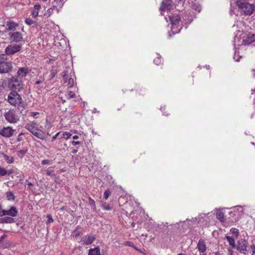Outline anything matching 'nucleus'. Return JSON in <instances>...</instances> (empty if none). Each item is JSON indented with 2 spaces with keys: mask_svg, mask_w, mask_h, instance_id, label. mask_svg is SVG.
<instances>
[{
  "mask_svg": "<svg viewBox=\"0 0 255 255\" xmlns=\"http://www.w3.org/2000/svg\"><path fill=\"white\" fill-rule=\"evenodd\" d=\"M4 55H0V61L1 60H4L6 58Z\"/></svg>",
  "mask_w": 255,
  "mask_h": 255,
  "instance_id": "obj_48",
  "label": "nucleus"
},
{
  "mask_svg": "<svg viewBox=\"0 0 255 255\" xmlns=\"http://www.w3.org/2000/svg\"><path fill=\"white\" fill-rule=\"evenodd\" d=\"M91 203L95 204V201L93 200H91Z\"/></svg>",
  "mask_w": 255,
  "mask_h": 255,
  "instance_id": "obj_57",
  "label": "nucleus"
},
{
  "mask_svg": "<svg viewBox=\"0 0 255 255\" xmlns=\"http://www.w3.org/2000/svg\"><path fill=\"white\" fill-rule=\"evenodd\" d=\"M53 171L52 170L50 169L49 168H48V169H47L46 170V174L48 175H49V176H53L54 175V174H53Z\"/></svg>",
  "mask_w": 255,
  "mask_h": 255,
  "instance_id": "obj_36",
  "label": "nucleus"
},
{
  "mask_svg": "<svg viewBox=\"0 0 255 255\" xmlns=\"http://www.w3.org/2000/svg\"><path fill=\"white\" fill-rule=\"evenodd\" d=\"M41 6L39 4H36V5H34V10H36L37 11H38V10H39V9L40 8Z\"/></svg>",
  "mask_w": 255,
  "mask_h": 255,
  "instance_id": "obj_43",
  "label": "nucleus"
},
{
  "mask_svg": "<svg viewBox=\"0 0 255 255\" xmlns=\"http://www.w3.org/2000/svg\"><path fill=\"white\" fill-rule=\"evenodd\" d=\"M233 251L232 249L229 250V255H233Z\"/></svg>",
  "mask_w": 255,
  "mask_h": 255,
  "instance_id": "obj_50",
  "label": "nucleus"
},
{
  "mask_svg": "<svg viewBox=\"0 0 255 255\" xmlns=\"http://www.w3.org/2000/svg\"><path fill=\"white\" fill-rule=\"evenodd\" d=\"M6 237V235H3L0 238V247L2 248H7L10 246V244L7 241H4L3 240Z\"/></svg>",
  "mask_w": 255,
  "mask_h": 255,
  "instance_id": "obj_19",
  "label": "nucleus"
},
{
  "mask_svg": "<svg viewBox=\"0 0 255 255\" xmlns=\"http://www.w3.org/2000/svg\"><path fill=\"white\" fill-rule=\"evenodd\" d=\"M15 130L8 126L0 129V135L4 137H9L13 135Z\"/></svg>",
  "mask_w": 255,
  "mask_h": 255,
  "instance_id": "obj_9",
  "label": "nucleus"
},
{
  "mask_svg": "<svg viewBox=\"0 0 255 255\" xmlns=\"http://www.w3.org/2000/svg\"><path fill=\"white\" fill-rule=\"evenodd\" d=\"M95 240V238L92 235H86L81 239L80 243L83 245H89L92 244Z\"/></svg>",
  "mask_w": 255,
  "mask_h": 255,
  "instance_id": "obj_11",
  "label": "nucleus"
},
{
  "mask_svg": "<svg viewBox=\"0 0 255 255\" xmlns=\"http://www.w3.org/2000/svg\"><path fill=\"white\" fill-rule=\"evenodd\" d=\"M247 242L245 240H241L238 242L237 250L242 254H246L247 252Z\"/></svg>",
  "mask_w": 255,
  "mask_h": 255,
  "instance_id": "obj_13",
  "label": "nucleus"
},
{
  "mask_svg": "<svg viewBox=\"0 0 255 255\" xmlns=\"http://www.w3.org/2000/svg\"><path fill=\"white\" fill-rule=\"evenodd\" d=\"M18 211L16 207L12 206L9 210H8V215L11 217H16Z\"/></svg>",
  "mask_w": 255,
  "mask_h": 255,
  "instance_id": "obj_20",
  "label": "nucleus"
},
{
  "mask_svg": "<svg viewBox=\"0 0 255 255\" xmlns=\"http://www.w3.org/2000/svg\"><path fill=\"white\" fill-rule=\"evenodd\" d=\"M18 24L12 21H8L6 23V29L7 30H15L18 26Z\"/></svg>",
  "mask_w": 255,
  "mask_h": 255,
  "instance_id": "obj_17",
  "label": "nucleus"
},
{
  "mask_svg": "<svg viewBox=\"0 0 255 255\" xmlns=\"http://www.w3.org/2000/svg\"><path fill=\"white\" fill-rule=\"evenodd\" d=\"M14 222V219L11 217H4L0 219L1 223H11Z\"/></svg>",
  "mask_w": 255,
  "mask_h": 255,
  "instance_id": "obj_23",
  "label": "nucleus"
},
{
  "mask_svg": "<svg viewBox=\"0 0 255 255\" xmlns=\"http://www.w3.org/2000/svg\"><path fill=\"white\" fill-rule=\"evenodd\" d=\"M178 255H185V254H178Z\"/></svg>",
  "mask_w": 255,
  "mask_h": 255,
  "instance_id": "obj_58",
  "label": "nucleus"
},
{
  "mask_svg": "<svg viewBox=\"0 0 255 255\" xmlns=\"http://www.w3.org/2000/svg\"><path fill=\"white\" fill-rule=\"evenodd\" d=\"M38 11L36 10L33 9L32 12V15L34 17H36L38 15Z\"/></svg>",
  "mask_w": 255,
  "mask_h": 255,
  "instance_id": "obj_39",
  "label": "nucleus"
},
{
  "mask_svg": "<svg viewBox=\"0 0 255 255\" xmlns=\"http://www.w3.org/2000/svg\"><path fill=\"white\" fill-rule=\"evenodd\" d=\"M29 184V185H32V183H29V184Z\"/></svg>",
  "mask_w": 255,
  "mask_h": 255,
  "instance_id": "obj_59",
  "label": "nucleus"
},
{
  "mask_svg": "<svg viewBox=\"0 0 255 255\" xmlns=\"http://www.w3.org/2000/svg\"><path fill=\"white\" fill-rule=\"evenodd\" d=\"M160 62H161L160 59L158 57H157L156 58H155L154 60V62L156 65H159L160 63Z\"/></svg>",
  "mask_w": 255,
  "mask_h": 255,
  "instance_id": "obj_38",
  "label": "nucleus"
},
{
  "mask_svg": "<svg viewBox=\"0 0 255 255\" xmlns=\"http://www.w3.org/2000/svg\"><path fill=\"white\" fill-rule=\"evenodd\" d=\"M53 12V9L52 8H49L45 12L44 15L47 17H49Z\"/></svg>",
  "mask_w": 255,
  "mask_h": 255,
  "instance_id": "obj_32",
  "label": "nucleus"
},
{
  "mask_svg": "<svg viewBox=\"0 0 255 255\" xmlns=\"http://www.w3.org/2000/svg\"><path fill=\"white\" fill-rule=\"evenodd\" d=\"M201 255H207L206 254H202Z\"/></svg>",
  "mask_w": 255,
  "mask_h": 255,
  "instance_id": "obj_61",
  "label": "nucleus"
},
{
  "mask_svg": "<svg viewBox=\"0 0 255 255\" xmlns=\"http://www.w3.org/2000/svg\"><path fill=\"white\" fill-rule=\"evenodd\" d=\"M30 114L31 116L34 117L35 116L38 115L39 113H38V112H30Z\"/></svg>",
  "mask_w": 255,
  "mask_h": 255,
  "instance_id": "obj_46",
  "label": "nucleus"
},
{
  "mask_svg": "<svg viewBox=\"0 0 255 255\" xmlns=\"http://www.w3.org/2000/svg\"><path fill=\"white\" fill-rule=\"evenodd\" d=\"M75 96V93L72 91H70L65 95V97L68 100L74 98Z\"/></svg>",
  "mask_w": 255,
  "mask_h": 255,
  "instance_id": "obj_26",
  "label": "nucleus"
},
{
  "mask_svg": "<svg viewBox=\"0 0 255 255\" xmlns=\"http://www.w3.org/2000/svg\"><path fill=\"white\" fill-rule=\"evenodd\" d=\"M25 128L30 131L32 134L36 136L37 138L44 139L45 138V133L41 129L37 128L32 124H27Z\"/></svg>",
  "mask_w": 255,
  "mask_h": 255,
  "instance_id": "obj_3",
  "label": "nucleus"
},
{
  "mask_svg": "<svg viewBox=\"0 0 255 255\" xmlns=\"http://www.w3.org/2000/svg\"><path fill=\"white\" fill-rule=\"evenodd\" d=\"M44 1H46L47 0H42Z\"/></svg>",
  "mask_w": 255,
  "mask_h": 255,
  "instance_id": "obj_60",
  "label": "nucleus"
},
{
  "mask_svg": "<svg viewBox=\"0 0 255 255\" xmlns=\"http://www.w3.org/2000/svg\"><path fill=\"white\" fill-rule=\"evenodd\" d=\"M216 217H217V218L218 220H219L220 221H221V222L223 221L224 215V214L222 212L219 211V212H217Z\"/></svg>",
  "mask_w": 255,
  "mask_h": 255,
  "instance_id": "obj_27",
  "label": "nucleus"
},
{
  "mask_svg": "<svg viewBox=\"0 0 255 255\" xmlns=\"http://www.w3.org/2000/svg\"><path fill=\"white\" fill-rule=\"evenodd\" d=\"M9 85L15 90H19L22 87V81L20 78L13 77L9 82Z\"/></svg>",
  "mask_w": 255,
  "mask_h": 255,
  "instance_id": "obj_7",
  "label": "nucleus"
},
{
  "mask_svg": "<svg viewBox=\"0 0 255 255\" xmlns=\"http://www.w3.org/2000/svg\"><path fill=\"white\" fill-rule=\"evenodd\" d=\"M25 22L28 25H32L34 23V21H33V20H32L30 18H26V19L25 20Z\"/></svg>",
  "mask_w": 255,
  "mask_h": 255,
  "instance_id": "obj_33",
  "label": "nucleus"
},
{
  "mask_svg": "<svg viewBox=\"0 0 255 255\" xmlns=\"http://www.w3.org/2000/svg\"><path fill=\"white\" fill-rule=\"evenodd\" d=\"M78 138H79V136L78 135H74L73 136V139H77Z\"/></svg>",
  "mask_w": 255,
  "mask_h": 255,
  "instance_id": "obj_52",
  "label": "nucleus"
},
{
  "mask_svg": "<svg viewBox=\"0 0 255 255\" xmlns=\"http://www.w3.org/2000/svg\"><path fill=\"white\" fill-rule=\"evenodd\" d=\"M60 132H59L58 133H57L54 136H53L52 137V141H53L54 140H55L56 138L57 137V136H58V135L60 134Z\"/></svg>",
  "mask_w": 255,
  "mask_h": 255,
  "instance_id": "obj_44",
  "label": "nucleus"
},
{
  "mask_svg": "<svg viewBox=\"0 0 255 255\" xmlns=\"http://www.w3.org/2000/svg\"><path fill=\"white\" fill-rule=\"evenodd\" d=\"M80 231L76 229L72 233V236L74 238H77L80 235Z\"/></svg>",
  "mask_w": 255,
  "mask_h": 255,
  "instance_id": "obj_29",
  "label": "nucleus"
},
{
  "mask_svg": "<svg viewBox=\"0 0 255 255\" xmlns=\"http://www.w3.org/2000/svg\"><path fill=\"white\" fill-rule=\"evenodd\" d=\"M18 153H19V154L23 155L25 153V152L23 150H21L18 151Z\"/></svg>",
  "mask_w": 255,
  "mask_h": 255,
  "instance_id": "obj_49",
  "label": "nucleus"
},
{
  "mask_svg": "<svg viewBox=\"0 0 255 255\" xmlns=\"http://www.w3.org/2000/svg\"><path fill=\"white\" fill-rule=\"evenodd\" d=\"M225 238L228 241L229 244L232 248H235L236 247L235 239L229 236H226Z\"/></svg>",
  "mask_w": 255,
  "mask_h": 255,
  "instance_id": "obj_22",
  "label": "nucleus"
},
{
  "mask_svg": "<svg viewBox=\"0 0 255 255\" xmlns=\"http://www.w3.org/2000/svg\"><path fill=\"white\" fill-rule=\"evenodd\" d=\"M89 255H101L99 247H97L89 250Z\"/></svg>",
  "mask_w": 255,
  "mask_h": 255,
  "instance_id": "obj_21",
  "label": "nucleus"
},
{
  "mask_svg": "<svg viewBox=\"0 0 255 255\" xmlns=\"http://www.w3.org/2000/svg\"><path fill=\"white\" fill-rule=\"evenodd\" d=\"M7 174V171L3 167H2L0 166V176H4Z\"/></svg>",
  "mask_w": 255,
  "mask_h": 255,
  "instance_id": "obj_31",
  "label": "nucleus"
},
{
  "mask_svg": "<svg viewBox=\"0 0 255 255\" xmlns=\"http://www.w3.org/2000/svg\"><path fill=\"white\" fill-rule=\"evenodd\" d=\"M51 74L52 75L51 76V78H53L55 76V74L53 72H52V73H51Z\"/></svg>",
  "mask_w": 255,
  "mask_h": 255,
  "instance_id": "obj_54",
  "label": "nucleus"
},
{
  "mask_svg": "<svg viewBox=\"0 0 255 255\" xmlns=\"http://www.w3.org/2000/svg\"><path fill=\"white\" fill-rule=\"evenodd\" d=\"M71 144H72V145H78V144H81V142H80V141H72L71 142Z\"/></svg>",
  "mask_w": 255,
  "mask_h": 255,
  "instance_id": "obj_45",
  "label": "nucleus"
},
{
  "mask_svg": "<svg viewBox=\"0 0 255 255\" xmlns=\"http://www.w3.org/2000/svg\"><path fill=\"white\" fill-rule=\"evenodd\" d=\"M110 192L109 190H106L104 193V197L105 199H107L110 195Z\"/></svg>",
  "mask_w": 255,
  "mask_h": 255,
  "instance_id": "obj_35",
  "label": "nucleus"
},
{
  "mask_svg": "<svg viewBox=\"0 0 255 255\" xmlns=\"http://www.w3.org/2000/svg\"><path fill=\"white\" fill-rule=\"evenodd\" d=\"M103 207L104 209L107 210H110L111 209V207H110L109 205H104L103 206Z\"/></svg>",
  "mask_w": 255,
  "mask_h": 255,
  "instance_id": "obj_47",
  "label": "nucleus"
},
{
  "mask_svg": "<svg viewBox=\"0 0 255 255\" xmlns=\"http://www.w3.org/2000/svg\"><path fill=\"white\" fill-rule=\"evenodd\" d=\"M77 151H78V150L73 149V150L72 151V153L73 154H75V153H77Z\"/></svg>",
  "mask_w": 255,
  "mask_h": 255,
  "instance_id": "obj_51",
  "label": "nucleus"
},
{
  "mask_svg": "<svg viewBox=\"0 0 255 255\" xmlns=\"http://www.w3.org/2000/svg\"><path fill=\"white\" fill-rule=\"evenodd\" d=\"M241 13L246 15H251L255 10V5L253 4L245 2H240L238 3Z\"/></svg>",
  "mask_w": 255,
  "mask_h": 255,
  "instance_id": "obj_2",
  "label": "nucleus"
},
{
  "mask_svg": "<svg viewBox=\"0 0 255 255\" xmlns=\"http://www.w3.org/2000/svg\"><path fill=\"white\" fill-rule=\"evenodd\" d=\"M251 249L252 250V255H255V245H253L251 247Z\"/></svg>",
  "mask_w": 255,
  "mask_h": 255,
  "instance_id": "obj_40",
  "label": "nucleus"
},
{
  "mask_svg": "<svg viewBox=\"0 0 255 255\" xmlns=\"http://www.w3.org/2000/svg\"><path fill=\"white\" fill-rule=\"evenodd\" d=\"M12 65L10 63L0 61V73H6L8 72L11 69Z\"/></svg>",
  "mask_w": 255,
  "mask_h": 255,
  "instance_id": "obj_10",
  "label": "nucleus"
},
{
  "mask_svg": "<svg viewBox=\"0 0 255 255\" xmlns=\"http://www.w3.org/2000/svg\"><path fill=\"white\" fill-rule=\"evenodd\" d=\"M41 83V81H36V82H35V84L38 85V84H40V83Z\"/></svg>",
  "mask_w": 255,
  "mask_h": 255,
  "instance_id": "obj_53",
  "label": "nucleus"
},
{
  "mask_svg": "<svg viewBox=\"0 0 255 255\" xmlns=\"http://www.w3.org/2000/svg\"><path fill=\"white\" fill-rule=\"evenodd\" d=\"M169 18L171 23L173 25H176V24L178 23L180 20V17L178 14H174L172 16L170 15L169 16Z\"/></svg>",
  "mask_w": 255,
  "mask_h": 255,
  "instance_id": "obj_18",
  "label": "nucleus"
},
{
  "mask_svg": "<svg viewBox=\"0 0 255 255\" xmlns=\"http://www.w3.org/2000/svg\"><path fill=\"white\" fill-rule=\"evenodd\" d=\"M23 134V133L22 132H21L18 135V137L17 138V141H20L21 140H22V138L21 137V135H22Z\"/></svg>",
  "mask_w": 255,
  "mask_h": 255,
  "instance_id": "obj_41",
  "label": "nucleus"
},
{
  "mask_svg": "<svg viewBox=\"0 0 255 255\" xmlns=\"http://www.w3.org/2000/svg\"><path fill=\"white\" fill-rule=\"evenodd\" d=\"M135 224L134 223L132 222V223H131V226H132V227H134L135 226Z\"/></svg>",
  "mask_w": 255,
  "mask_h": 255,
  "instance_id": "obj_56",
  "label": "nucleus"
},
{
  "mask_svg": "<svg viewBox=\"0 0 255 255\" xmlns=\"http://www.w3.org/2000/svg\"><path fill=\"white\" fill-rule=\"evenodd\" d=\"M5 196L7 200L9 201H14L15 196L12 192L9 191L5 193Z\"/></svg>",
  "mask_w": 255,
  "mask_h": 255,
  "instance_id": "obj_25",
  "label": "nucleus"
},
{
  "mask_svg": "<svg viewBox=\"0 0 255 255\" xmlns=\"http://www.w3.org/2000/svg\"><path fill=\"white\" fill-rule=\"evenodd\" d=\"M50 163V161L49 160H43L42 161V164H49Z\"/></svg>",
  "mask_w": 255,
  "mask_h": 255,
  "instance_id": "obj_42",
  "label": "nucleus"
},
{
  "mask_svg": "<svg viewBox=\"0 0 255 255\" xmlns=\"http://www.w3.org/2000/svg\"><path fill=\"white\" fill-rule=\"evenodd\" d=\"M8 102L13 106H18L19 110L23 108L22 100L19 94L16 92H10L8 95Z\"/></svg>",
  "mask_w": 255,
  "mask_h": 255,
  "instance_id": "obj_1",
  "label": "nucleus"
},
{
  "mask_svg": "<svg viewBox=\"0 0 255 255\" xmlns=\"http://www.w3.org/2000/svg\"><path fill=\"white\" fill-rule=\"evenodd\" d=\"M9 39L11 42L18 43L23 40V35L21 33L15 31L8 33Z\"/></svg>",
  "mask_w": 255,
  "mask_h": 255,
  "instance_id": "obj_6",
  "label": "nucleus"
},
{
  "mask_svg": "<svg viewBox=\"0 0 255 255\" xmlns=\"http://www.w3.org/2000/svg\"><path fill=\"white\" fill-rule=\"evenodd\" d=\"M28 73V70L25 67L19 68L17 72V77L20 78L25 77Z\"/></svg>",
  "mask_w": 255,
  "mask_h": 255,
  "instance_id": "obj_15",
  "label": "nucleus"
},
{
  "mask_svg": "<svg viewBox=\"0 0 255 255\" xmlns=\"http://www.w3.org/2000/svg\"><path fill=\"white\" fill-rule=\"evenodd\" d=\"M192 8L199 12L201 10V6L199 3L195 2L192 5Z\"/></svg>",
  "mask_w": 255,
  "mask_h": 255,
  "instance_id": "obj_24",
  "label": "nucleus"
},
{
  "mask_svg": "<svg viewBox=\"0 0 255 255\" xmlns=\"http://www.w3.org/2000/svg\"><path fill=\"white\" fill-rule=\"evenodd\" d=\"M65 83L66 84L67 88H70L73 86L74 81L73 78L70 77L68 75L64 74L63 77Z\"/></svg>",
  "mask_w": 255,
  "mask_h": 255,
  "instance_id": "obj_14",
  "label": "nucleus"
},
{
  "mask_svg": "<svg viewBox=\"0 0 255 255\" xmlns=\"http://www.w3.org/2000/svg\"><path fill=\"white\" fill-rule=\"evenodd\" d=\"M230 232L232 234L235 235L236 237H238L239 235V230L235 228H232L230 230Z\"/></svg>",
  "mask_w": 255,
  "mask_h": 255,
  "instance_id": "obj_28",
  "label": "nucleus"
},
{
  "mask_svg": "<svg viewBox=\"0 0 255 255\" xmlns=\"http://www.w3.org/2000/svg\"><path fill=\"white\" fill-rule=\"evenodd\" d=\"M47 217L48 218V221L46 222L47 223H51L53 222V220L51 215H48Z\"/></svg>",
  "mask_w": 255,
  "mask_h": 255,
  "instance_id": "obj_37",
  "label": "nucleus"
},
{
  "mask_svg": "<svg viewBox=\"0 0 255 255\" xmlns=\"http://www.w3.org/2000/svg\"><path fill=\"white\" fill-rule=\"evenodd\" d=\"M22 47L19 44H11L6 47L5 52L7 55H11L20 51Z\"/></svg>",
  "mask_w": 255,
  "mask_h": 255,
  "instance_id": "obj_5",
  "label": "nucleus"
},
{
  "mask_svg": "<svg viewBox=\"0 0 255 255\" xmlns=\"http://www.w3.org/2000/svg\"><path fill=\"white\" fill-rule=\"evenodd\" d=\"M214 255H221L219 252H217L214 253Z\"/></svg>",
  "mask_w": 255,
  "mask_h": 255,
  "instance_id": "obj_55",
  "label": "nucleus"
},
{
  "mask_svg": "<svg viewBox=\"0 0 255 255\" xmlns=\"http://www.w3.org/2000/svg\"><path fill=\"white\" fill-rule=\"evenodd\" d=\"M71 136V133L67 132H65L63 134L62 137L65 138V139H68Z\"/></svg>",
  "mask_w": 255,
  "mask_h": 255,
  "instance_id": "obj_34",
  "label": "nucleus"
},
{
  "mask_svg": "<svg viewBox=\"0 0 255 255\" xmlns=\"http://www.w3.org/2000/svg\"><path fill=\"white\" fill-rule=\"evenodd\" d=\"M255 41V34L249 33L244 36L243 43L244 45H249Z\"/></svg>",
  "mask_w": 255,
  "mask_h": 255,
  "instance_id": "obj_12",
  "label": "nucleus"
},
{
  "mask_svg": "<svg viewBox=\"0 0 255 255\" xmlns=\"http://www.w3.org/2000/svg\"><path fill=\"white\" fill-rule=\"evenodd\" d=\"M173 7V1L171 0H163L162 2L160 7L161 14H163V12L167 10L169 11Z\"/></svg>",
  "mask_w": 255,
  "mask_h": 255,
  "instance_id": "obj_8",
  "label": "nucleus"
},
{
  "mask_svg": "<svg viewBox=\"0 0 255 255\" xmlns=\"http://www.w3.org/2000/svg\"><path fill=\"white\" fill-rule=\"evenodd\" d=\"M4 158L8 163H11L13 162V158L12 157H9L6 155H4Z\"/></svg>",
  "mask_w": 255,
  "mask_h": 255,
  "instance_id": "obj_30",
  "label": "nucleus"
},
{
  "mask_svg": "<svg viewBox=\"0 0 255 255\" xmlns=\"http://www.w3.org/2000/svg\"><path fill=\"white\" fill-rule=\"evenodd\" d=\"M197 248L200 253H204L206 251V246L203 240H199L197 244Z\"/></svg>",
  "mask_w": 255,
  "mask_h": 255,
  "instance_id": "obj_16",
  "label": "nucleus"
},
{
  "mask_svg": "<svg viewBox=\"0 0 255 255\" xmlns=\"http://www.w3.org/2000/svg\"><path fill=\"white\" fill-rule=\"evenodd\" d=\"M5 119L9 123L15 124L19 121L20 117L15 111L9 110L4 114Z\"/></svg>",
  "mask_w": 255,
  "mask_h": 255,
  "instance_id": "obj_4",
  "label": "nucleus"
}]
</instances>
